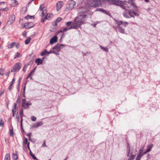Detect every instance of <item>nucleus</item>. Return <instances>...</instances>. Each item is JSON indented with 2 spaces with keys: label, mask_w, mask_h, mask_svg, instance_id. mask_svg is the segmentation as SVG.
Segmentation results:
<instances>
[{
  "label": "nucleus",
  "mask_w": 160,
  "mask_h": 160,
  "mask_svg": "<svg viewBox=\"0 0 160 160\" xmlns=\"http://www.w3.org/2000/svg\"><path fill=\"white\" fill-rule=\"evenodd\" d=\"M142 150L140 149L139 150V152L138 154L136 157V160H140L141 158L144 154L142 152Z\"/></svg>",
  "instance_id": "18"
},
{
  "label": "nucleus",
  "mask_w": 160,
  "mask_h": 160,
  "mask_svg": "<svg viewBox=\"0 0 160 160\" xmlns=\"http://www.w3.org/2000/svg\"><path fill=\"white\" fill-rule=\"evenodd\" d=\"M20 81H19V82H18V86H19V84H20Z\"/></svg>",
  "instance_id": "59"
},
{
  "label": "nucleus",
  "mask_w": 160,
  "mask_h": 160,
  "mask_svg": "<svg viewBox=\"0 0 160 160\" xmlns=\"http://www.w3.org/2000/svg\"><path fill=\"white\" fill-rule=\"evenodd\" d=\"M128 14L131 17L133 18H134V16H138L139 15L138 11L135 12L132 10H129Z\"/></svg>",
  "instance_id": "7"
},
{
  "label": "nucleus",
  "mask_w": 160,
  "mask_h": 160,
  "mask_svg": "<svg viewBox=\"0 0 160 160\" xmlns=\"http://www.w3.org/2000/svg\"><path fill=\"white\" fill-rule=\"evenodd\" d=\"M76 29L74 27V25L72 24V25H71L70 27H67L66 28H63L62 30H60L59 31H58L57 32V33H58L59 32H64L66 31H67V30H70V29Z\"/></svg>",
  "instance_id": "9"
},
{
  "label": "nucleus",
  "mask_w": 160,
  "mask_h": 160,
  "mask_svg": "<svg viewBox=\"0 0 160 160\" xmlns=\"http://www.w3.org/2000/svg\"><path fill=\"white\" fill-rule=\"evenodd\" d=\"M16 43L13 42L10 44H9L8 46V49H11L15 45Z\"/></svg>",
  "instance_id": "29"
},
{
  "label": "nucleus",
  "mask_w": 160,
  "mask_h": 160,
  "mask_svg": "<svg viewBox=\"0 0 160 160\" xmlns=\"http://www.w3.org/2000/svg\"><path fill=\"white\" fill-rule=\"evenodd\" d=\"M4 160H10V154L9 153H7L4 158Z\"/></svg>",
  "instance_id": "28"
},
{
  "label": "nucleus",
  "mask_w": 160,
  "mask_h": 160,
  "mask_svg": "<svg viewBox=\"0 0 160 160\" xmlns=\"http://www.w3.org/2000/svg\"><path fill=\"white\" fill-rule=\"evenodd\" d=\"M62 18H58L55 21V25L56 26L57 25V23L59 22L62 20Z\"/></svg>",
  "instance_id": "34"
},
{
  "label": "nucleus",
  "mask_w": 160,
  "mask_h": 160,
  "mask_svg": "<svg viewBox=\"0 0 160 160\" xmlns=\"http://www.w3.org/2000/svg\"><path fill=\"white\" fill-rule=\"evenodd\" d=\"M98 9V11H100L102 12L103 13H107L106 11L105 10H104L103 9L99 8V9Z\"/></svg>",
  "instance_id": "44"
},
{
  "label": "nucleus",
  "mask_w": 160,
  "mask_h": 160,
  "mask_svg": "<svg viewBox=\"0 0 160 160\" xmlns=\"http://www.w3.org/2000/svg\"><path fill=\"white\" fill-rule=\"evenodd\" d=\"M13 158L15 160H17L18 159V156L17 154L14 153L12 155Z\"/></svg>",
  "instance_id": "38"
},
{
  "label": "nucleus",
  "mask_w": 160,
  "mask_h": 160,
  "mask_svg": "<svg viewBox=\"0 0 160 160\" xmlns=\"http://www.w3.org/2000/svg\"><path fill=\"white\" fill-rule=\"evenodd\" d=\"M34 24L32 22L26 23L24 24V27L26 29H29L34 27Z\"/></svg>",
  "instance_id": "14"
},
{
  "label": "nucleus",
  "mask_w": 160,
  "mask_h": 160,
  "mask_svg": "<svg viewBox=\"0 0 160 160\" xmlns=\"http://www.w3.org/2000/svg\"><path fill=\"white\" fill-rule=\"evenodd\" d=\"M121 2H122L121 1V3L119 5H121V7L124 10L128 9V8H130V6L129 5L128 2H123L122 4L121 3ZM118 5L119 6V5Z\"/></svg>",
  "instance_id": "12"
},
{
  "label": "nucleus",
  "mask_w": 160,
  "mask_h": 160,
  "mask_svg": "<svg viewBox=\"0 0 160 160\" xmlns=\"http://www.w3.org/2000/svg\"><path fill=\"white\" fill-rule=\"evenodd\" d=\"M31 38H28L25 41V44L26 45L29 44L31 41Z\"/></svg>",
  "instance_id": "32"
},
{
  "label": "nucleus",
  "mask_w": 160,
  "mask_h": 160,
  "mask_svg": "<svg viewBox=\"0 0 160 160\" xmlns=\"http://www.w3.org/2000/svg\"><path fill=\"white\" fill-rule=\"evenodd\" d=\"M22 64L20 62H18L15 64L12 67L11 70L12 72H18L21 68Z\"/></svg>",
  "instance_id": "5"
},
{
  "label": "nucleus",
  "mask_w": 160,
  "mask_h": 160,
  "mask_svg": "<svg viewBox=\"0 0 160 160\" xmlns=\"http://www.w3.org/2000/svg\"><path fill=\"white\" fill-rule=\"evenodd\" d=\"M16 48H18V46L17 45L16 46Z\"/></svg>",
  "instance_id": "63"
},
{
  "label": "nucleus",
  "mask_w": 160,
  "mask_h": 160,
  "mask_svg": "<svg viewBox=\"0 0 160 160\" xmlns=\"http://www.w3.org/2000/svg\"><path fill=\"white\" fill-rule=\"evenodd\" d=\"M89 11L88 7H82L79 8L78 11L80 13H84Z\"/></svg>",
  "instance_id": "13"
},
{
  "label": "nucleus",
  "mask_w": 160,
  "mask_h": 160,
  "mask_svg": "<svg viewBox=\"0 0 160 160\" xmlns=\"http://www.w3.org/2000/svg\"><path fill=\"white\" fill-rule=\"evenodd\" d=\"M129 11V10L128 9L125 10V11L122 13L123 16L127 18H130V17L128 16Z\"/></svg>",
  "instance_id": "19"
},
{
  "label": "nucleus",
  "mask_w": 160,
  "mask_h": 160,
  "mask_svg": "<svg viewBox=\"0 0 160 160\" xmlns=\"http://www.w3.org/2000/svg\"><path fill=\"white\" fill-rule=\"evenodd\" d=\"M123 21H117V23L118 26H120L121 25H122V24H123Z\"/></svg>",
  "instance_id": "40"
},
{
  "label": "nucleus",
  "mask_w": 160,
  "mask_h": 160,
  "mask_svg": "<svg viewBox=\"0 0 160 160\" xmlns=\"http://www.w3.org/2000/svg\"><path fill=\"white\" fill-rule=\"evenodd\" d=\"M55 52L53 51V50L50 51L49 52H48L47 53L48 54L51 53H54Z\"/></svg>",
  "instance_id": "49"
},
{
  "label": "nucleus",
  "mask_w": 160,
  "mask_h": 160,
  "mask_svg": "<svg viewBox=\"0 0 160 160\" xmlns=\"http://www.w3.org/2000/svg\"><path fill=\"white\" fill-rule=\"evenodd\" d=\"M85 5L86 7L96 8L100 6V0H88L86 2Z\"/></svg>",
  "instance_id": "2"
},
{
  "label": "nucleus",
  "mask_w": 160,
  "mask_h": 160,
  "mask_svg": "<svg viewBox=\"0 0 160 160\" xmlns=\"http://www.w3.org/2000/svg\"><path fill=\"white\" fill-rule=\"evenodd\" d=\"M100 6L102 3L107 2L110 4L119 5L121 3V1L118 0H100Z\"/></svg>",
  "instance_id": "3"
},
{
  "label": "nucleus",
  "mask_w": 160,
  "mask_h": 160,
  "mask_svg": "<svg viewBox=\"0 0 160 160\" xmlns=\"http://www.w3.org/2000/svg\"><path fill=\"white\" fill-rule=\"evenodd\" d=\"M30 154L31 155V156L32 157L33 159L34 160H36L37 159V158L36 157L32 154V153L31 151L30 150Z\"/></svg>",
  "instance_id": "39"
},
{
  "label": "nucleus",
  "mask_w": 160,
  "mask_h": 160,
  "mask_svg": "<svg viewBox=\"0 0 160 160\" xmlns=\"http://www.w3.org/2000/svg\"><path fill=\"white\" fill-rule=\"evenodd\" d=\"M15 19V16L14 15L12 14L10 15L9 17L8 20V23L9 24H11L13 23Z\"/></svg>",
  "instance_id": "10"
},
{
  "label": "nucleus",
  "mask_w": 160,
  "mask_h": 160,
  "mask_svg": "<svg viewBox=\"0 0 160 160\" xmlns=\"http://www.w3.org/2000/svg\"><path fill=\"white\" fill-rule=\"evenodd\" d=\"M2 3H3V4H4V2H0V5H1Z\"/></svg>",
  "instance_id": "57"
},
{
  "label": "nucleus",
  "mask_w": 160,
  "mask_h": 160,
  "mask_svg": "<svg viewBox=\"0 0 160 160\" xmlns=\"http://www.w3.org/2000/svg\"><path fill=\"white\" fill-rule=\"evenodd\" d=\"M25 67V66H24V67L23 68V71H24V70H25V69H24Z\"/></svg>",
  "instance_id": "61"
},
{
  "label": "nucleus",
  "mask_w": 160,
  "mask_h": 160,
  "mask_svg": "<svg viewBox=\"0 0 160 160\" xmlns=\"http://www.w3.org/2000/svg\"><path fill=\"white\" fill-rule=\"evenodd\" d=\"M31 135V133H28L27 135V136L28 137L29 139H30V137Z\"/></svg>",
  "instance_id": "54"
},
{
  "label": "nucleus",
  "mask_w": 160,
  "mask_h": 160,
  "mask_svg": "<svg viewBox=\"0 0 160 160\" xmlns=\"http://www.w3.org/2000/svg\"><path fill=\"white\" fill-rule=\"evenodd\" d=\"M23 109H21L20 110V115L21 118V125H22V117L23 116Z\"/></svg>",
  "instance_id": "26"
},
{
  "label": "nucleus",
  "mask_w": 160,
  "mask_h": 160,
  "mask_svg": "<svg viewBox=\"0 0 160 160\" xmlns=\"http://www.w3.org/2000/svg\"><path fill=\"white\" fill-rule=\"evenodd\" d=\"M22 35H23V36L24 37H26V35H27L26 32H23V33Z\"/></svg>",
  "instance_id": "52"
},
{
  "label": "nucleus",
  "mask_w": 160,
  "mask_h": 160,
  "mask_svg": "<svg viewBox=\"0 0 160 160\" xmlns=\"http://www.w3.org/2000/svg\"><path fill=\"white\" fill-rule=\"evenodd\" d=\"M63 4V2L62 1H59L57 2L56 5V9L57 12H58L61 9Z\"/></svg>",
  "instance_id": "8"
},
{
  "label": "nucleus",
  "mask_w": 160,
  "mask_h": 160,
  "mask_svg": "<svg viewBox=\"0 0 160 160\" xmlns=\"http://www.w3.org/2000/svg\"><path fill=\"white\" fill-rule=\"evenodd\" d=\"M76 4L75 2L72 0H71L70 3L68 4V7H67V8L69 10H72L74 8Z\"/></svg>",
  "instance_id": "16"
},
{
  "label": "nucleus",
  "mask_w": 160,
  "mask_h": 160,
  "mask_svg": "<svg viewBox=\"0 0 160 160\" xmlns=\"http://www.w3.org/2000/svg\"><path fill=\"white\" fill-rule=\"evenodd\" d=\"M127 152H128V157H129L128 160H133L135 157V154H133L132 150H134L132 149L131 151L129 148V147L128 145L127 146Z\"/></svg>",
  "instance_id": "4"
},
{
  "label": "nucleus",
  "mask_w": 160,
  "mask_h": 160,
  "mask_svg": "<svg viewBox=\"0 0 160 160\" xmlns=\"http://www.w3.org/2000/svg\"><path fill=\"white\" fill-rule=\"evenodd\" d=\"M10 136L11 137H13V133L12 129H11L10 130Z\"/></svg>",
  "instance_id": "43"
},
{
  "label": "nucleus",
  "mask_w": 160,
  "mask_h": 160,
  "mask_svg": "<svg viewBox=\"0 0 160 160\" xmlns=\"http://www.w3.org/2000/svg\"><path fill=\"white\" fill-rule=\"evenodd\" d=\"M35 62L37 64V65H39L40 63H41V59L39 58H38L37 59H36L35 60Z\"/></svg>",
  "instance_id": "37"
},
{
  "label": "nucleus",
  "mask_w": 160,
  "mask_h": 160,
  "mask_svg": "<svg viewBox=\"0 0 160 160\" xmlns=\"http://www.w3.org/2000/svg\"><path fill=\"white\" fill-rule=\"evenodd\" d=\"M42 14L43 16L44 15V14H43V11H42Z\"/></svg>",
  "instance_id": "60"
},
{
  "label": "nucleus",
  "mask_w": 160,
  "mask_h": 160,
  "mask_svg": "<svg viewBox=\"0 0 160 160\" xmlns=\"http://www.w3.org/2000/svg\"><path fill=\"white\" fill-rule=\"evenodd\" d=\"M153 146V144H152L151 145H150L149 146H148V148H147L145 152H143V154H144L145 153H147V152H150L151 149V148H152Z\"/></svg>",
  "instance_id": "24"
},
{
  "label": "nucleus",
  "mask_w": 160,
  "mask_h": 160,
  "mask_svg": "<svg viewBox=\"0 0 160 160\" xmlns=\"http://www.w3.org/2000/svg\"><path fill=\"white\" fill-rule=\"evenodd\" d=\"M31 104L28 103L25 99H23L22 101V107L24 108H27L29 106L31 105Z\"/></svg>",
  "instance_id": "11"
},
{
  "label": "nucleus",
  "mask_w": 160,
  "mask_h": 160,
  "mask_svg": "<svg viewBox=\"0 0 160 160\" xmlns=\"http://www.w3.org/2000/svg\"><path fill=\"white\" fill-rule=\"evenodd\" d=\"M128 24V23L126 22H123V24L122 25H124V27H126L127 25Z\"/></svg>",
  "instance_id": "46"
},
{
  "label": "nucleus",
  "mask_w": 160,
  "mask_h": 160,
  "mask_svg": "<svg viewBox=\"0 0 160 160\" xmlns=\"http://www.w3.org/2000/svg\"><path fill=\"white\" fill-rule=\"evenodd\" d=\"M101 48L104 51L107 52H108V49L107 48H104L102 46H100Z\"/></svg>",
  "instance_id": "33"
},
{
  "label": "nucleus",
  "mask_w": 160,
  "mask_h": 160,
  "mask_svg": "<svg viewBox=\"0 0 160 160\" xmlns=\"http://www.w3.org/2000/svg\"><path fill=\"white\" fill-rule=\"evenodd\" d=\"M58 38L56 36H53L50 40V43L51 44H53L57 42Z\"/></svg>",
  "instance_id": "20"
},
{
  "label": "nucleus",
  "mask_w": 160,
  "mask_h": 160,
  "mask_svg": "<svg viewBox=\"0 0 160 160\" xmlns=\"http://www.w3.org/2000/svg\"><path fill=\"white\" fill-rule=\"evenodd\" d=\"M31 119L32 121H35L36 120V118L33 116H32L31 117Z\"/></svg>",
  "instance_id": "42"
},
{
  "label": "nucleus",
  "mask_w": 160,
  "mask_h": 160,
  "mask_svg": "<svg viewBox=\"0 0 160 160\" xmlns=\"http://www.w3.org/2000/svg\"><path fill=\"white\" fill-rule=\"evenodd\" d=\"M4 93V91H0V97Z\"/></svg>",
  "instance_id": "53"
},
{
  "label": "nucleus",
  "mask_w": 160,
  "mask_h": 160,
  "mask_svg": "<svg viewBox=\"0 0 160 160\" xmlns=\"http://www.w3.org/2000/svg\"><path fill=\"white\" fill-rule=\"evenodd\" d=\"M21 55L20 53L19 52H17L14 55V59H16L17 58H19L21 57Z\"/></svg>",
  "instance_id": "27"
},
{
  "label": "nucleus",
  "mask_w": 160,
  "mask_h": 160,
  "mask_svg": "<svg viewBox=\"0 0 160 160\" xmlns=\"http://www.w3.org/2000/svg\"><path fill=\"white\" fill-rule=\"evenodd\" d=\"M67 158H66L64 160H66L67 159Z\"/></svg>",
  "instance_id": "64"
},
{
  "label": "nucleus",
  "mask_w": 160,
  "mask_h": 160,
  "mask_svg": "<svg viewBox=\"0 0 160 160\" xmlns=\"http://www.w3.org/2000/svg\"><path fill=\"white\" fill-rule=\"evenodd\" d=\"M9 72H8L6 74V76H9Z\"/></svg>",
  "instance_id": "55"
},
{
  "label": "nucleus",
  "mask_w": 160,
  "mask_h": 160,
  "mask_svg": "<svg viewBox=\"0 0 160 160\" xmlns=\"http://www.w3.org/2000/svg\"><path fill=\"white\" fill-rule=\"evenodd\" d=\"M5 71V69L2 68H0V75H3Z\"/></svg>",
  "instance_id": "36"
},
{
  "label": "nucleus",
  "mask_w": 160,
  "mask_h": 160,
  "mask_svg": "<svg viewBox=\"0 0 160 160\" xmlns=\"http://www.w3.org/2000/svg\"><path fill=\"white\" fill-rule=\"evenodd\" d=\"M18 4V2L15 0H12L11 2L10 5L12 7H14Z\"/></svg>",
  "instance_id": "22"
},
{
  "label": "nucleus",
  "mask_w": 160,
  "mask_h": 160,
  "mask_svg": "<svg viewBox=\"0 0 160 160\" xmlns=\"http://www.w3.org/2000/svg\"><path fill=\"white\" fill-rule=\"evenodd\" d=\"M25 67V66H24V67L23 68V71H24V70H25V69H24Z\"/></svg>",
  "instance_id": "62"
},
{
  "label": "nucleus",
  "mask_w": 160,
  "mask_h": 160,
  "mask_svg": "<svg viewBox=\"0 0 160 160\" xmlns=\"http://www.w3.org/2000/svg\"><path fill=\"white\" fill-rule=\"evenodd\" d=\"M86 16L85 15H79L74 19L72 24L76 29H78L80 27L81 25L83 23V22L85 21Z\"/></svg>",
  "instance_id": "1"
},
{
  "label": "nucleus",
  "mask_w": 160,
  "mask_h": 160,
  "mask_svg": "<svg viewBox=\"0 0 160 160\" xmlns=\"http://www.w3.org/2000/svg\"><path fill=\"white\" fill-rule=\"evenodd\" d=\"M25 18L27 19L28 20L29 19H33L34 18V16H30V15H27L25 17Z\"/></svg>",
  "instance_id": "30"
},
{
  "label": "nucleus",
  "mask_w": 160,
  "mask_h": 160,
  "mask_svg": "<svg viewBox=\"0 0 160 160\" xmlns=\"http://www.w3.org/2000/svg\"><path fill=\"white\" fill-rule=\"evenodd\" d=\"M17 105L16 103H14V105L13 107V108L12 109V116L14 117V113L15 112L18 110L17 109V107H16Z\"/></svg>",
  "instance_id": "25"
},
{
  "label": "nucleus",
  "mask_w": 160,
  "mask_h": 160,
  "mask_svg": "<svg viewBox=\"0 0 160 160\" xmlns=\"http://www.w3.org/2000/svg\"><path fill=\"white\" fill-rule=\"evenodd\" d=\"M117 28L119 32L122 33H124L125 29L124 28L120 26H118Z\"/></svg>",
  "instance_id": "23"
},
{
  "label": "nucleus",
  "mask_w": 160,
  "mask_h": 160,
  "mask_svg": "<svg viewBox=\"0 0 160 160\" xmlns=\"http://www.w3.org/2000/svg\"><path fill=\"white\" fill-rule=\"evenodd\" d=\"M53 17V15L51 13H48L47 15L44 18L43 20H42V22H44L46 20H49Z\"/></svg>",
  "instance_id": "17"
},
{
  "label": "nucleus",
  "mask_w": 160,
  "mask_h": 160,
  "mask_svg": "<svg viewBox=\"0 0 160 160\" xmlns=\"http://www.w3.org/2000/svg\"><path fill=\"white\" fill-rule=\"evenodd\" d=\"M28 139L27 138H25L24 142V144H27L28 145Z\"/></svg>",
  "instance_id": "47"
},
{
  "label": "nucleus",
  "mask_w": 160,
  "mask_h": 160,
  "mask_svg": "<svg viewBox=\"0 0 160 160\" xmlns=\"http://www.w3.org/2000/svg\"><path fill=\"white\" fill-rule=\"evenodd\" d=\"M14 81H12V83L9 86L8 89L9 91H11L12 90V86L14 83Z\"/></svg>",
  "instance_id": "31"
},
{
  "label": "nucleus",
  "mask_w": 160,
  "mask_h": 160,
  "mask_svg": "<svg viewBox=\"0 0 160 160\" xmlns=\"http://www.w3.org/2000/svg\"><path fill=\"white\" fill-rule=\"evenodd\" d=\"M145 1L146 2H149V0H145Z\"/></svg>",
  "instance_id": "58"
},
{
  "label": "nucleus",
  "mask_w": 160,
  "mask_h": 160,
  "mask_svg": "<svg viewBox=\"0 0 160 160\" xmlns=\"http://www.w3.org/2000/svg\"><path fill=\"white\" fill-rule=\"evenodd\" d=\"M4 126V122L2 118H0V126L3 127Z\"/></svg>",
  "instance_id": "35"
},
{
  "label": "nucleus",
  "mask_w": 160,
  "mask_h": 160,
  "mask_svg": "<svg viewBox=\"0 0 160 160\" xmlns=\"http://www.w3.org/2000/svg\"><path fill=\"white\" fill-rule=\"evenodd\" d=\"M44 146H45L46 147H47V145L46 144V141L45 140H44L43 141V143L42 144V147H43Z\"/></svg>",
  "instance_id": "48"
},
{
  "label": "nucleus",
  "mask_w": 160,
  "mask_h": 160,
  "mask_svg": "<svg viewBox=\"0 0 160 160\" xmlns=\"http://www.w3.org/2000/svg\"><path fill=\"white\" fill-rule=\"evenodd\" d=\"M65 47V46L63 44H58L56 45L53 48V51L55 52L54 53L58 54L59 53H57V52H59L61 49Z\"/></svg>",
  "instance_id": "6"
},
{
  "label": "nucleus",
  "mask_w": 160,
  "mask_h": 160,
  "mask_svg": "<svg viewBox=\"0 0 160 160\" xmlns=\"http://www.w3.org/2000/svg\"><path fill=\"white\" fill-rule=\"evenodd\" d=\"M72 22H71V21L68 22L66 23V25L67 26H69L70 25H72Z\"/></svg>",
  "instance_id": "45"
},
{
  "label": "nucleus",
  "mask_w": 160,
  "mask_h": 160,
  "mask_svg": "<svg viewBox=\"0 0 160 160\" xmlns=\"http://www.w3.org/2000/svg\"><path fill=\"white\" fill-rule=\"evenodd\" d=\"M96 25H97V24H93V27H95Z\"/></svg>",
  "instance_id": "56"
},
{
  "label": "nucleus",
  "mask_w": 160,
  "mask_h": 160,
  "mask_svg": "<svg viewBox=\"0 0 160 160\" xmlns=\"http://www.w3.org/2000/svg\"><path fill=\"white\" fill-rule=\"evenodd\" d=\"M129 5L130 6V8L132 6L133 9L137 11L138 10L137 7L136 6L135 3L134 2V1L132 0L129 1L128 2Z\"/></svg>",
  "instance_id": "15"
},
{
  "label": "nucleus",
  "mask_w": 160,
  "mask_h": 160,
  "mask_svg": "<svg viewBox=\"0 0 160 160\" xmlns=\"http://www.w3.org/2000/svg\"><path fill=\"white\" fill-rule=\"evenodd\" d=\"M27 147H28V149L30 151V150H31L30 149V147H29V142H28V143Z\"/></svg>",
  "instance_id": "51"
},
{
  "label": "nucleus",
  "mask_w": 160,
  "mask_h": 160,
  "mask_svg": "<svg viewBox=\"0 0 160 160\" xmlns=\"http://www.w3.org/2000/svg\"><path fill=\"white\" fill-rule=\"evenodd\" d=\"M0 10L2 11H7L8 10V8H5L1 9Z\"/></svg>",
  "instance_id": "50"
},
{
  "label": "nucleus",
  "mask_w": 160,
  "mask_h": 160,
  "mask_svg": "<svg viewBox=\"0 0 160 160\" xmlns=\"http://www.w3.org/2000/svg\"><path fill=\"white\" fill-rule=\"evenodd\" d=\"M47 52L48 51L46 50H45L41 53L40 55L41 56H43L45 54L47 53Z\"/></svg>",
  "instance_id": "41"
},
{
  "label": "nucleus",
  "mask_w": 160,
  "mask_h": 160,
  "mask_svg": "<svg viewBox=\"0 0 160 160\" xmlns=\"http://www.w3.org/2000/svg\"><path fill=\"white\" fill-rule=\"evenodd\" d=\"M43 124V123H42V122H38L36 123L33 124L32 126V128H38L39 126L42 125Z\"/></svg>",
  "instance_id": "21"
}]
</instances>
